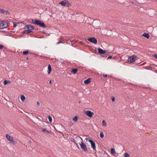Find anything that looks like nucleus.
<instances>
[{"label":"nucleus","mask_w":157,"mask_h":157,"mask_svg":"<svg viewBox=\"0 0 157 157\" xmlns=\"http://www.w3.org/2000/svg\"><path fill=\"white\" fill-rule=\"evenodd\" d=\"M32 21L33 23L34 24L40 25L42 27L45 28L46 27L44 23L43 22L41 21L40 20L36 19H33Z\"/></svg>","instance_id":"1"},{"label":"nucleus","mask_w":157,"mask_h":157,"mask_svg":"<svg viewBox=\"0 0 157 157\" xmlns=\"http://www.w3.org/2000/svg\"><path fill=\"white\" fill-rule=\"evenodd\" d=\"M8 26L7 21H0V29H3L6 28Z\"/></svg>","instance_id":"2"},{"label":"nucleus","mask_w":157,"mask_h":157,"mask_svg":"<svg viewBox=\"0 0 157 157\" xmlns=\"http://www.w3.org/2000/svg\"><path fill=\"white\" fill-rule=\"evenodd\" d=\"M137 59V56L133 55L128 57V62L129 63H131L135 62Z\"/></svg>","instance_id":"3"},{"label":"nucleus","mask_w":157,"mask_h":157,"mask_svg":"<svg viewBox=\"0 0 157 157\" xmlns=\"http://www.w3.org/2000/svg\"><path fill=\"white\" fill-rule=\"evenodd\" d=\"M63 6L69 7V6H71L70 3L68 1L66 0L63 1L59 3Z\"/></svg>","instance_id":"4"},{"label":"nucleus","mask_w":157,"mask_h":157,"mask_svg":"<svg viewBox=\"0 0 157 157\" xmlns=\"http://www.w3.org/2000/svg\"><path fill=\"white\" fill-rule=\"evenodd\" d=\"M89 142H90L91 144L92 148L94 151H96V147L95 142L92 140H89Z\"/></svg>","instance_id":"5"},{"label":"nucleus","mask_w":157,"mask_h":157,"mask_svg":"<svg viewBox=\"0 0 157 157\" xmlns=\"http://www.w3.org/2000/svg\"><path fill=\"white\" fill-rule=\"evenodd\" d=\"M84 113L86 115L90 118L92 117L94 114L93 112H92L90 110L86 111Z\"/></svg>","instance_id":"6"},{"label":"nucleus","mask_w":157,"mask_h":157,"mask_svg":"<svg viewBox=\"0 0 157 157\" xmlns=\"http://www.w3.org/2000/svg\"><path fill=\"white\" fill-rule=\"evenodd\" d=\"M81 146V147L83 151L86 152L87 151V147L86 145L84 144L82 142L81 144H79Z\"/></svg>","instance_id":"7"},{"label":"nucleus","mask_w":157,"mask_h":157,"mask_svg":"<svg viewBox=\"0 0 157 157\" xmlns=\"http://www.w3.org/2000/svg\"><path fill=\"white\" fill-rule=\"evenodd\" d=\"M87 40L90 42L96 44L97 43V40L94 37H92L87 38Z\"/></svg>","instance_id":"8"},{"label":"nucleus","mask_w":157,"mask_h":157,"mask_svg":"<svg viewBox=\"0 0 157 157\" xmlns=\"http://www.w3.org/2000/svg\"><path fill=\"white\" fill-rule=\"evenodd\" d=\"M25 27L28 29L31 30V31H32L34 29V27L31 25H26Z\"/></svg>","instance_id":"9"},{"label":"nucleus","mask_w":157,"mask_h":157,"mask_svg":"<svg viewBox=\"0 0 157 157\" xmlns=\"http://www.w3.org/2000/svg\"><path fill=\"white\" fill-rule=\"evenodd\" d=\"M91 82V78H89L88 79L84 80V82L85 84H88L90 83Z\"/></svg>","instance_id":"10"},{"label":"nucleus","mask_w":157,"mask_h":157,"mask_svg":"<svg viewBox=\"0 0 157 157\" xmlns=\"http://www.w3.org/2000/svg\"><path fill=\"white\" fill-rule=\"evenodd\" d=\"M6 136L8 141H11L12 138H13L12 137L9 136L8 134H6Z\"/></svg>","instance_id":"11"},{"label":"nucleus","mask_w":157,"mask_h":157,"mask_svg":"<svg viewBox=\"0 0 157 157\" xmlns=\"http://www.w3.org/2000/svg\"><path fill=\"white\" fill-rule=\"evenodd\" d=\"M52 71L51 67V66L50 64L48 65V74H50V73Z\"/></svg>","instance_id":"12"},{"label":"nucleus","mask_w":157,"mask_h":157,"mask_svg":"<svg viewBox=\"0 0 157 157\" xmlns=\"http://www.w3.org/2000/svg\"><path fill=\"white\" fill-rule=\"evenodd\" d=\"M98 50L99 53L100 54H104V50L102 49H101L100 48H98Z\"/></svg>","instance_id":"13"},{"label":"nucleus","mask_w":157,"mask_h":157,"mask_svg":"<svg viewBox=\"0 0 157 157\" xmlns=\"http://www.w3.org/2000/svg\"><path fill=\"white\" fill-rule=\"evenodd\" d=\"M142 36H144L147 39L149 38L150 37V35H149V34L148 33H144V34H142Z\"/></svg>","instance_id":"14"},{"label":"nucleus","mask_w":157,"mask_h":157,"mask_svg":"<svg viewBox=\"0 0 157 157\" xmlns=\"http://www.w3.org/2000/svg\"><path fill=\"white\" fill-rule=\"evenodd\" d=\"M21 98L22 102H24L25 100V98L23 95H21Z\"/></svg>","instance_id":"15"},{"label":"nucleus","mask_w":157,"mask_h":157,"mask_svg":"<svg viewBox=\"0 0 157 157\" xmlns=\"http://www.w3.org/2000/svg\"><path fill=\"white\" fill-rule=\"evenodd\" d=\"M42 132H47V133H49L51 132L49 131L46 128H44L42 130Z\"/></svg>","instance_id":"16"},{"label":"nucleus","mask_w":157,"mask_h":157,"mask_svg":"<svg viewBox=\"0 0 157 157\" xmlns=\"http://www.w3.org/2000/svg\"><path fill=\"white\" fill-rule=\"evenodd\" d=\"M12 140L10 141V143L13 144H15L16 143V141L13 139V138H12L11 139Z\"/></svg>","instance_id":"17"},{"label":"nucleus","mask_w":157,"mask_h":157,"mask_svg":"<svg viewBox=\"0 0 157 157\" xmlns=\"http://www.w3.org/2000/svg\"><path fill=\"white\" fill-rule=\"evenodd\" d=\"M11 82L9 80H5L3 82V84L4 85H6L7 84L10 83Z\"/></svg>","instance_id":"18"},{"label":"nucleus","mask_w":157,"mask_h":157,"mask_svg":"<svg viewBox=\"0 0 157 157\" xmlns=\"http://www.w3.org/2000/svg\"><path fill=\"white\" fill-rule=\"evenodd\" d=\"M102 123L103 126H104L105 127H106L107 126V123L105 121L103 120L102 121Z\"/></svg>","instance_id":"19"},{"label":"nucleus","mask_w":157,"mask_h":157,"mask_svg":"<svg viewBox=\"0 0 157 157\" xmlns=\"http://www.w3.org/2000/svg\"><path fill=\"white\" fill-rule=\"evenodd\" d=\"M77 70L76 68H74L72 69L71 71V72L73 73L74 74L76 73L77 71Z\"/></svg>","instance_id":"20"},{"label":"nucleus","mask_w":157,"mask_h":157,"mask_svg":"<svg viewBox=\"0 0 157 157\" xmlns=\"http://www.w3.org/2000/svg\"><path fill=\"white\" fill-rule=\"evenodd\" d=\"M111 153L115 155L116 153L115 151L114 148H112L111 149Z\"/></svg>","instance_id":"21"},{"label":"nucleus","mask_w":157,"mask_h":157,"mask_svg":"<svg viewBox=\"0 0 157 157\" xmlns=\"http://www.w3.org/2000/svg\"><path fill=\"white\" fill-rule=\"evenodd\" d=\"M78 117L77 116H75L74 118H73V121H76L78 120Z\"/></svg>","instance_id":"22"},{"label":"nucleus","mask_w":157,"mask_h":157,"mask_svg":"<svg viewBox=\"0 0 157 157\" xmlns=\"http://www.w3.org/2000/svg\"><path fill=\"white\" fill-rule=\"evenodd\" d=\"M29 53V51L27 50V51H24L23 52V54L24 55H26Z\"/></svg>","instance_id":"23"},{"label":"nucleus","mask_w":157,"mask_h":157,"mask_svg":"<svg viewBox=\"0 0 157 157\" xmlns=\"http://www.w3.org/2000/svg\"><path fill=\"white\" fill-rule=\"evenodd\" d=\"M73 142H74V143L76 144V145L77 146V147L78 148L79 146L78 145V144L76 142V140H75L73 139L71 141Z\"/></svg>","instance_id":"24"},{"label":"nucleus","mask_w":157,"mask_h":157,"mask_svg":"<svg viewBox=\"0 0 157 157\" xmlns=\"http://www.w3.org/2000/svg\"><path fill=\"white\" fill-rule=\"evenodd\" d=\"M100 136L101 138H103L104 137V135L103 132H101L100 133Z\"/></svg>","instance_id":"25"},{"label":"nucleus","mask_w":157,"mask_h":157,"mask_svg":"<svg viewBox=\"0 0 157 157\" xmlns=\"http://www.w3.org/2000/svg\"><path fill=\"white\" fill-rule=\"evenodd\" d=\"M26 30V34H29L32 32V31H31V30L28 29Z\"/></svg>","instance_id":"26"},{"label":"nucleus","mask_w":157,"mask_h":157,"mask_svg":"<svg viewBox=\"0 0 157 157\" xmlns=\"http://www.w3.org/2000/svg\"><path fill=\"white\" fill-rule=\"evenodd\" d=\"M6 12V11L4 10L3 9H0V13H4V12Z\"/></svg>","instance_id":"27"},{"label":"nucleus","mask_w":157,"mask_h":157,"mask_svg":"<svg viewBox=\"0 0 157 157\" xmlns=\"http://www.w3.org/2000/svg\"><path fill=\"white\" fill-rule=\"evenodd\" d=\"M48 119L49 121L50 122H51L52 121V119L51 117L50 116H48Z\"/></svg>","instance_id":"28"},{"label":"nucleus","mask_w":157,"mask_h":157,"mask_svg":"<svg viewBox=\"0 0 157 157\" xmlns=\"http://www.w3.org/2000/svg\"><path fill=\"white\" fill-rule=\"evenodd\" d=\"M129 157V155L127 153H125L124 154V157Z\"/></svg>","instance_id":"29"},{"label":"nucleus","mask_w":157,"mask_h":157,"mask_svg":"<svg viewBox=\"0 0 157 157\" xmlns=\"http://www.w3.org/2000/svg\"><path fill=\"white\" fill-rule=\"evenodd\" d=\"M146 69H149L150 70H152V67H149L148 68H147Z\"/></svg>","instance_id":"30"},{"label":"nucleus","mask_w":157,"mask_h":157,"mask_svg":"<svg viewBox=\"0 0 157 157\" xmlns=\"http://www.w3.org/2000/svg\"><path fill=\"white\" fill-rule=\"evenodd\" d=\"M4 47V46L0 44V49H1Z\"/></svg>","instance_id":"31"},{"label":"nucleus","mask_w":157,"mask_h":157,"mask_svg":"<svg viewBox=\"0 0 157 157\" xmlns=\"http://www.w3.org/2000/svg\"><path fill=\"white\" fill-rule=\"evenodd\" d=\"M104 54H106L109 53L108 51L107 50H104Z\"/></svg>","instance_id":"32"},{"label":"nucleus","mask_w":157,"mask_h":157,"mask_svg":"<svg viewBox=\"0 0 157 157\" xmlns=\"http://www.w3.org/2000/svg\"><path fill=\"white\" fill-rule=\"evenodd\" d=\"M62 43V42L61 41H60L58 42L57 43V44H60V43Z\"/></svg>","instance_id":"33"},{"label":"nucleus","mask_w":157,"mask_h":157,"mask_svg":"<svg viewBox=\"0 0 157 157\" xmlns=\"http://www.w3.org/2000/svg\"><path fill=\"white\" fill-rule=\"evenodd\" d=\"M107 75H106V74H105V75H103V77L104 78H105L106 77H107Z\"/></svg>","instance_id":"34"},{"label":"nucleus","mask_w":157,"mask_h":157,"mask_svg":"<svg viewBox=\"0 0 157 157\" xmlns=\"http://www.w3.org/2000/svg\"><path fill=\"white\" fill-rule=\"evenodd\" d=\"M112 100L113 101H115V98L114 97H113L112 98Z\"/></svg>","instance_id":"35"},{"label":"nucleus","mask_w":157,"mask_h":157,"mask_svg":"<svg viewBox=\"0 0 157 157\" xmlns=\"http://www.w3.org/2000/svg\"><path fill=\"white\" fill-rule=\"evenodd\" d=\"M17 26V25L16 24V23H13V26L14 27H16V26Z\"/></svg>","instance_id":"36"},{"label":"nucleus","mask_w":157,"mask_h":157,"mask_svg":"<svg viewBox=\"0 0 157 157\" xmlns=\"http://www.w3.org/2000/svg\"><path fill=\"white\" fill-rule=\"evenodd\" d=\"M26 34V30H25L22 33V34Z\"/></svg>","instance_id":"37"},{"label":"nucleus","mask_w":157,"mask_h":157,"mask_svg":"<svg viewBox=\"0 0 157 157\" xmlns=\"http://www.w3.org/2000/svg\"><path fill=\"white\" fill-rule=\"evenodd\" d=\"M154 57L156 59H157V54H155L154 55Z\"/></svg>","instance_id":"38"},{"label":"nucleus","mask_w":157,"mask_h":157,"mask_svg":"<svg viewBox=\"0 0 157 157\" xmlns=\"http://www.w3.org/2000/svg\"><path fill=\"white\" fill-rule=\"evenodd\" d=\"M112 58V56H109L108 58L107 59H111Z\"/></svg>","instance_id":"39"},{"label":"nucleus","mask_w":157,"mask_h":157,"mask_svg":"<svg viewBox=\"0 0 157 157\" xmlns=\"http://www.w3.org/2000/svg\"><path fill=\"white\" fill-rule=\"evenodd\" d=\"M7 13H9V12L8 11H6V14H7Z\"/></svg>","instance_id":"40"},{"label":"nucleus","mask_w":157,"mask_h":157,"mask_svg":"<svg viewBox=\"0 0 157 157\" xmlns=\"http://www.w3.org/2000/svg\"><path fill=\"white\" fill-rule=\"evenodd\" d=\"M37 105L38 106L40 104H39V102H37Z\"/></svg>","instance_id":"41"},{"label":"nucleus","mask_w":157,"mask_h":157,"mask_svg":"<svg viewBox=\"0 0 157 157\" xmlns=\"http://www.w3.org/2000/svg\"><path fill=\"white\" fill-rule=\"evenodd\" d=\"M42 32L43 33H44V34L45 33V32H44V30H43V31Z\"/></svg>","instance_id":"42"},{"label":"nucleus","mask_w":157,"mask_h":157,"mask_svg":"<svg viewBox=\"0 0 157 157\" xmlns=\"http://www.w3.org/2000/svg\"><path fill=\"white\" fill-rule=\"evenodd\" d=\"M82 44V42H79V44Z\"/></svg>","instance_id":"43"},{"label":"nucleus","mask_w":157,"mask_h":157,"mask_svg":"<svg viewBox=\"0 0 157 157\" xmlns=\"http://www.w3.org/2000/svg\"><path fill=\"white\" fill-rule=\"evenodd\" d=\"M52 80H50V81H49V83L50 84H51V82H52Z\"/></svg>","instance_id":"44"},{"label":"nucleus","mask_w":157,"mask_h":157,"mask_svg":"<svg viewBox=\"0 0 157 157\" xmlns=\"http://www.w3.org/2000/svg\"><path fill=\"white\" fill-rule=\"evenodd\" d=\"M37 119H38L40 121H42V120H40V119H39L38 118H37Z\"/></svg>","instance_id":"45"},{"label":"nucleus","mask_w":157,"mask_h":157,"mask_svg":"<svg viewBox=\"0 0 157 157\" xmlns=\"http://www.w3.org/2000/svg\"><path fill=\"white\" fill-rule=\"evenodd\" d=\"M79 138H80L81 139V140H82V138H81V137H79Z\"/></svg>","instance_id":"46"}]
</instances>
